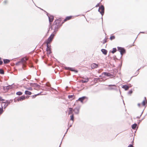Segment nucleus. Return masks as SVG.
<instances>
[{
  "label": "nucleus",
  "instance_id": "21",
  "mask_svg": "<svg viewBox=\"0 0 147 147\" xmlns=\"http://www.w3.org/2000/svg\"><path fill=\"white\" fill-rule=\"evenodd\" d=\"M32 92L28 90H25V94L26 95H30L32 94Z\"/></svg>",
  "mask_w": 147,
  "mask_h": 147
},
{
  "label": "nucleus",
  "instance_id": "32",
  "mask_svg": "<svg viewBox=\"0 0 147 147\" xmlns=\"http://www.w3.org/2000/svg\"><path fill=\"white\" fill-rule=\"evenodd\" d=\"M115 38V36L114 35H111L110 37V39L112 40L113 39H114Z\"/></svg>",
  "mask_w": 147,
  "mask_h": 147
},
{
  "label": "nucleus",
  "instance_id": "6",
  "mask_svg": "<svg viewBox=\"0 0 147 147\" xmlns=\"http://www.w3.org/2000/svg\"><path fill=\"white\" fill-rule=\"evenodd\" d=\"M80 106H79L78 107H76L73 110V111L76 115H78L79 114L80 110Z\"/></svg>",
  "mask_w": 147,
  "mask_h": 147
},
{
  "label": "nucleus",
  "instance_id": "51",
  "mask_svg": "<svg viewBox=\"0 0 147 147\" xmlns=\"http://www.w3.org/2000/svg\"><path fill=\"white\" fill-rule=\"evenodd\" d=\"M66 21H64V20H63V21L61 23L60 25V26H61Z\"/></svg>",
  "mask_w": 147,
  "mask_h": 147
},
{
  "label": "nucleus",
  "instance_id": "8",
  "mask_svg": "<svg viewBox=\"0 0 147 147\" xmlns=\"http://www.w3.org/2000/svg\"><path fill=\"white\" fill-rule=\"evenodd\" d=\"M66 70H69L71 71L74 72L76 73H77L78 71L76 69H75V68L72 67H65V68Z\"/></svg>",
  "mask_w": 147,
  "mask_h": 147
},
{
  "label": "nucleus",
  "instance_id": "46",
  "mask_svg": "<svg viewBox=\"0 0 147 147\" xmlns=\"http://www.w3.org/2000/svg\"><path fill=\"white\" fill-rule=\"evenodd\" d=\"M28 84H29L31 86V87H33L34 86V83H29Z\"/></svg>",
  "mask_w": 147,
  "mask_h": 147
},
{
  "label": "nucleus",
  "instance_id": "45",
  "mask_svg": "<svg viewBox=\"0 0 147 147\" xmlns=\"http://www.w3.org/2000/svg\"><path fill=\"white\" fill-rule=\"evenodd\" d=\"M8 3V1H4L3 2V4L4 5H6Z\"/></svg>",
  "mask_w": 147,
  "mask_h": 147
},
{
  "label": "nucleus",
  "instance_id": "47",
  "mask_svg": "<svg viewBox=\"0 0 147 147\" xmlns=\"http://www.w3.org/2000/svg\"><path fill=\"white\" fill-rule=\"evenodd\" d=\"M1 59H2V58L0 57V60H1ZM3 61L1 60H0V65H2L3 64Z\"/></svg>",
  "mask_w": 147,
  "mask_h": 147
},
{
  "label": "nucleus",
  "instance_id": "59",
  "mask_svg": "<svg viewBox=\"0 0 147 147\" xmlns=\"http://www.w3.org/2000/svg\"><path fill=\"white\" fill-rule=\"evenodd\" d=\"M8 105L7 104H5V106L4 107V108L5 109Z\"/></svg>",
  "mask_w": 147,
  "mask_h": 147
},
{
  "label": "nucleus",
  "instance_id": "58",
  "mask_svg": "<svg viewBox=\"0 0 147 147\" xmlns=\"http://www.w3.org/2000/svg\"><path fill=\"white\" fill-rule=\"evenodd\" d=\"M7 91H8L9 90V85L7 86Z\"/></svg>",
  "mask_w": 147,
  "mask_h": 147
},
{
  "label": "nucleus",
  "instance_id": "4",
  "mask_svg": "<svg viewBox=\"0 0 147 147\" xmlns=\"http://www.w3.org/2000/svg\"><path fill=\"white\" fill-rule=\"evenodd\" d=\"M88 99V97L85 96H83L82 97L79 98L78 99L76 100V101L77 102L78 101H80L81 103H82V104H83L84 103V101L85 99H87V100Z\"/></svg>",
  "mask_w": 147,
  "mask_h": 147
},
{
  "label": "nucleus",
  "instance_id": "34",
  "mask_svg": "<svg viewBox=\"0 0 147 147\" xmlns=\"http://www.w3.org/2000/svg\"><path fill=\"white\" fill-rule=\"evenodd\" d=\"M121 51V53H123V54H125V53H126V50L124 47H123V49Z\"/></svg>",
  "mask_w": 147,
  "mask_h": 147
},
{
  "label": "nucleus",
  "instance_id": "25",
  "mask_svg": "<svg viewBox=\"0 0 147 147\" xmlns=\"http://www.w3.org/2000/svg\"><path fill=\"white\" fill-rule=\"evenodd\" d=\"M11 102H10V101H9L8 100H5V102H2L1 104L2 105L3 103L7 104L8 105H9L10 103Z\"/></svg>",
  "mask_w": 147,
  "mask_h": 147
},
{
  "label": "nucleus",
  "instance_id": "44",
  "mask_svg": "<svg viewBox=\"0 0 147 147\" xmlns=\"http://www.w3.org/2000/svg\"><path fill=\"white\" fill-rule=\"evenodd\" d=\"M142 104L143 106H145L146 105L145 103V100H144L142 102Z\"/></svg>",
  "mask_w": 147,
  "mask_h": 147
},
{
  "label": "nucleus",
  "instance_id": "63",
  "mask_svg": "<svg viewBox=\"0 0 147 147\" xmlns=\"http://www.w3.org/2000/svg\"><path fill=\"white\" fill-rule=\"evenodd\" d=\"M140 33H146V34H147V32L146 33L144 32H140Z\"/></svg>",
  "mask_w": 147,
  "mask_h": 147
},
{
  "label": "nucleus",
  "instance_id": "9",
  "mask_svg": "<svg viewBox=\"0 0 147 147\" xmlns=\"http://www.w3.org/2000/svg\"><path fill=\"white\" fill-rule=\"evenodd\" d=\"M28 60V58H25L24 59H22L20 61L16 63V65H19L20 64H21V65L25 61H27Z\"/></svg>",
  "mask_w": 147,
  "mask_h": 147
},
{
  "label": "nucleus",
  "instance_id": "33",
  "mask_svg": "<svg viewBox=\"0 0 147 147\" xmlns=\"http://www.w3.org/2000/svg\"><path fill=\"white\" fill-rule=\"evenodd\" d=\"M55 25V27L54 28L55 29H57L58 30H59L60 28L61 27L60 26V25Z\"/></svg>",
  "mask_w": 147,
  "mask_h": 147
},
{
  "label": "nucleus",
  "instance_id": "35",
  "mask_svg": "<svg viewBox=\"0 0 147 147\" xmlns=\"http://www.w3.org/2000/svg\"><path fill=\"white\" fill-rule=\"evenodd\" d=\"M16 94L18 95H21L22 94V92L21 91H18L16 93Z\"/></svg>",
  "mask_w": 147,
  "mask_h": 147
},
{
  "label": "nucleus",
  "instance_id": "7",
  "mask_svg": "<svg viewBox=\"0 0 147 147\" xmlns=\"http://www.w3.org/2000/svg\"><path fill=\"white\" fill-rule=\"evenodd\" d=\"M62 20V19L61 18H59L58 19H56L54 22L53 25H60L61 24V22Z\"/></svg>",
  "mask_w": 147,
  "mask_h": 147
},
{
  "label": "nucleus",
  "instance_id": "14",
  "mask_svg": "<svg viewBox=\"0 0 147 147\" xmlns=\"http://www.w3.org/2000/svg\"><path fill=\"white\" fill-rule=\"evenodd\" d=\"M28 61V64L27 65H28L30 67H33V66L32 65V62L31 60H28L27 61Z\"/></svg>",
  "mask_w": 147,
  "mask_h": 147
},
{
  "label": "nucleus",
  "instance_id": "43",
  "mask_svg": "<svg viewBox=\"0 0 147 147\" xmlns=\"http://www.w3.org/2000/svg\"><path fill=\"white\" fill-rule=\"evenodd\" d=\"M107 42V39H106V37L103 40V44H104L106 42Z\"/></svg>",
  "mask_w": 147,
  "mask_h": 147
},
{
  "label": "nucleus",
  "instance_id": "39",
  "mask_svg": "<svg viewBox=\"0 0 147 147\" xmlns=\"http://www.w3.org/2000/svg\"><path fill=\"white\" fill-rule=\"evenodd\" d=\"M141 67L139 69L136 71V72L135 73V75L134 76H137L139 73V70L140 69Z\"/></svg>",
  "mask_w": 147,
  "mask_h": 147
},
{
  "label": "nucleus",
  "instance_id": "48",
  "mask_svg": "<svg viewBox=\"0 0 147 147\" xmlns=\"http://www.w3.org/2000/svg\"><path fill=\"white\" fill-rule=\"evenodd\" d=\"M12 85H13V84L11 85H9V89H12L13 88V86H12Z\"/></svg>",
  "mask_w": 147,
  "mask_h": 147
},
{
  "label": "nucleus",
  "instance_id": "54",
  "mask_svg": "<svg viewBox=\"0 0 147 147\" xmlns=\"http://www.w3.org/2000/svg\"><path fill=\"white\" fill-rule=\"evenodd\" d=\"M37 96V95L36 94H35L34 95H33L32 96V98H35L36 96Z\"/></svg>",
  "mask_w": 147,
  "mask_h": 147
},
{
  "label": "nucleus",
  "instance_id": "26",
  "mask_svg": "<svg viewBox=\"0 0 147 147\" xmlns=\"http://www.w3.org/2000/svg\"><path fill=\"white\" fill-rule=\"evenodd\" d=\"M117 50L118 51H119L120 53H121L122 50L123 49V47H117Z\"/></svg>",
  "mask_w": 147,
  "mask_h": 147
},
{
  "label": "nucleus",
  "instance_id": "15",
  "mask_svg": "<svg viewBox=\"0 0 147 147\" xmlns=\"http://www.w3.org/2000/svg\"><path fill=\"white\" fill-rule=\"evenodd\" d=\"M84 80H80V82L82 83H86L89 80L88 78H84Z\"/></svg>",
  "mask_w": 147,
  "mask_h": 147
},
{
  "label": "nucleus",
  "instance_id": "60",
  "mask_svg": "<svg viewBox=\"0 0 147 147\" xmlns=\"http://www.w3.org/2000/svg\"><path fill=\"white\" fill-rule=\"evenodd\" d=\"M8 105L7 104H5V106L4 107V108L5 109Z\"/></svg>",
  "mask_w": 147,
  "mask_h": 147
},
{
  "label": "nucleus",
  "instance_id": "24",
  "mask_svg": "<svg viewBox=\"0 0 147 147\" xmlns=\"http://www.w3.org/2000/svg\"><path fill=\"white\" fill-rule=\"evenodd\" d=\"M68 98L69 99H73L75 98V96L74 95H69L68 96Z\"/></svg>",
  "mask_w": 147,
  "mask_h": 147
},
{
  "label": "nucleus",
  "instance_id": "23",
  "mask_svg": "<svg viewBox=\"0 0 147 147\" xmlns=\"http://www.w3.org/2000/svg\"><path fill=\"white\" fill-rule=\"evenodd\" d=\"M46 51L51 50V46L49 45V44H46Z\"/></svg>",
  "mask_w": 147,
  "mask_h": 147
},
{
  "label": "nucleus",
  "instance_id": "11",
  "mask_svg": "<svg viewBox=\"0 0 147 147\" xmlns=\"http://www.w3.org/2000/svg\"><path fill=\"white\" fill-rule=\"evenodd\" d=\"M26 61H25L22 64V68L24 70L26 69V65L28 64V62H27Z\"/></svg>",
  "mask_w": 147,
  "mask_h": 147
},
{
  "label": "nucleus",
  "instance_id": "61",
  "mask_svg": "<svg viewBox=\"0 0 147 147\" xmlns=\"http://www.w3.org/2000/svg\"><path fill=\"white\" fill-rule=\"evenodd\" d=\"M5 100L4 99H3L2 98V99H1V101L2 102H4L3 101H5Z\"/></svg>",
  "mask_w": 147,
  "mask_h": 147
},
{
  "label": "nucleus",
  "instance_id": "41",
  "mask_svg": "<svg viewBox=\"0 0 147 147\" xmlns=\"http://www.w3.org/2000/svg\"><path fill=\"white\" fill-rule=\"evenodd\" d=\"M47 51V54L48 55H50L52 53L51 50L46 51Z\"/></svg>",
  "mask_w": 147,
  "mask_h": 147
},
{
  "label": "nucleus",
  "instance_id": "27",
  "mask_svg": "<svg viewBox=\"0 0 147 147\" xmlns=\"http://www.w3.org/2000/svg\"><path fill=\"white\" fill-rule=\"evenodd\" d=\"M70 120L72 121L73 123L74 122V116L73 114L70 116Z\"/></svg>",
  "mask_w": 147,
  "mask_h": 147
},
{
  "label": "nucleus",
  "instance_id": "50",
  "mask_svg": "<svg viewBox=\"0 0 147 147\" xmlns=\"http://www.w3.org/2000/svg\"><path fill=\"white\" fill-rule=\"evenodd\" d=\"M127 86H128V88L129 89V88H130L131 87H132V85L131 84H128V85H127Z\"/></svg>",
  "mask_w": 147,
  "mask_h": 147
},
{
  "label": "nucleus",
  "instance_id": "2",
  "mask_svg": "<svg viewBox=\"0 0 147 147\" xmlns=\"http://www.w3.org/2000/svg\"><path fill=\"white\" fill-rule=\"evenodd\" d=\"M54 36L55 34L52 33L45 42L46 44H49L52 41Z\"/></svg>",
  "mask_w": 147,
  "mask_h": 147
},
{
  "label": "nucleus",
  "instance_id": "20",
  "mask_svg": "<svg viewBox=\"0 0 147 147\" xmlns=\"http://www.w3.org/2000/svg\"><path fill=\"white\" fill-rule=\"evenodd\" d=\"M73 16H67L64 19V21H67L71 19Z\"/></svg>",
  "mask_w": 147,
  "mask_h": 147
},
{
  "label": "nucleus",
  "instance_id": "3",
  "mask_svg": "<svg viewBox=\"0 0 147 147\" xmlns=\"http://www.w3.org/2000/svg\"><path fill=\"white\" fill-rule=\"evenodd\" d=\"M109 87L108 88V89L109 90H117V89L116 88V86L115 84H109L108 85Z\"/></svg>",
  "mask_w": 147,
  "mask_h": 147
},
{
  "label": "nucleus",
  "instance_id": "28",
  "mask_svg": "<svg viewBox=\"0 0 147 147\" xmlns=\"http://www.w3.org/2000/svg\"><path fill=\"white\" fill-rule=\"evenodd\" d=\"M1 107H0V115L2 114L4 111V110L3 109V107L2 106V105H1Z\"/></svg>",
  "mask_w": 147,
  "mask_h": 147
},
{
  "label": "nucleus",
  "instance_id": "30",
  "mask_svg": "<svg viewBox=\"0 0 147 147\" xmlns=\"http://www.w3.org/2000/svg\"><path fill=\"white\" fill-rule=\"evenodd\" d=\"M40 87V86L39 85L37 84V83H34V85L33 87L39 88Z\"/></svg>",
  "mask_w": 147,
  "mask_h": 147
},
{
  "label": "nucleus",
  "instance_id": "42",
  "mask_svg": "<svg viewBox=\"0 0 147 147\" xmlns=\"http://www.w3.org/2000/svg\"><path fill=\"white\" fill-rule=\"evenodd\" d=\"M145 116H144V117L142 118V119H141V120H139V122L138 123V125H139L140 123L141 122V121L145 118Z\"/></svg>",
  "mask_w": 147,
  "mask_h": 147
},
{
  "label": "nucleus",
  "instance_id": "19",
  "mask_svg": "<svg viewBox=\"0 0 147 147\" xmlns=\"http://www.w3.org/2000/svg\"><path fill=\"white\" fill-rule=\"evenodd\" d=\"M69 111H68V114L69 115H70L71 114H73L72 113H73V108H72L70 107V108H69Z\"/></svg>",
  "mask_w": 147,
  "mask_h": 147
},
{
  "label": "nucleus",
  "instance_id": "40",
  "mask_svg": "<svg viewBox=\"0 0 147 147\" xmlns=\"http://www.w3.org/2000/svg\"><path fill=\"white\" fill-rule=\"evenodd\" d=\"M98 78H94L93 79V80L95 83H97L98 82Z\"/></svg>",
  "mask_w": 147,
  "mask_h": 147
},
{
  "label": "nucleus",
  "instance_id": "17",
  "mask_svg": "<svg viewBox=\"0 0 147 147\" xmlns=\"http://www.w3.org/2000/svg\"><path fill=\"white\" fill-rule=\"evenodd\" d=\"M10 62V60L7 59H3V62L4 64H6L9 63Z\"/></svg>",
  "mask_w": 147,
  "mask_h": 147
},
{
  "label": "nucleus",
  "instance_id": "52",
  "mask_svg": "<svg viewBox=\"0 0 147 147\" xmlns=\"http://www.w3.org/2000/svg\"><path fill=\"white\" fill-rule=\"evenodd\" d=\"M28 90H32V88L31 87H28Z\"/></svg>",
  "mask_w": 147,
  "mask_h": 147
},
{
  "label": "nucleus",
  "instance_id": "56",
  "mask_svg": "<svg viewBox=\"0 0 147 147\" xmlns=\"http://www.w3.org/2000/svg\"><path fill=\"white\" fill-rule=\"evenodd\" d=\"M141 115H140V116H137L136 117V118H137V119H140V117H141Z\"/></svg>",
  "mask_w": 147,
  "mask_h": 147
},
{
  "label": "nucleus",
  "instance_id": "29",
  "mask_svg": "<svg viewBox=\"0 0 147 147\" xmlns=\"http://www.w3.org/2000/svg\"><path fill=\"white\" fill-rule=\"evenodd\" d=\"M137 124L135 123L131 125V128L133 129H135Z\"/></svg>",
  "mask_w": 147,
  "mask_h": 147
},
{
  "label": "nucleus",
  "instance_id": "31",
  "mask_svg": "<svg viewBox=\"0 0 147 147\" xmlns=\"http://www.w3.org/2000/svg\"><path fill=\"white\" fill-rule=\"evenodd\" d=\"M53 25H54L53 24L52 25L51 24H49V29L48 30V32H47V33H49V31L50 29V28L51 29V30L53 29V28L52 27V26H53Z\"/></svg>",
  "mask_w": 147,
  "mask_h": 147
},
{
  "label": "nucleus",
  "instance_id": "37",
  "mask_svg": "<svg viewBox=\"0 0 147 147\" xmlns=\"http://www.w3.org/2000/svg\"><path fill=\"white\" fill-rule=\"evenodd\" d=\"M0 73L3 75L4 74V72L2 69H0Z\"/></svg>",
  "mask_w": 147,
  "mask_h": 147
},
{
  "label": "nucleus",
  "instance_id": "22",
  "mask_svg": "<svg viewBox=\"0 0 147 147\" xmlns=\"http://www.w3.org/2000/svg\"><path fill=\"white\" fill-rule=\"evenodd\" d=\"M117 50L116 48H114L113 49L112 51H110L109 53H112L113 54H114L117 51Z\"/></svg>",
  "mask_w": 147,
  "mask_h": 147
},
{
  "label": "nucleus",
  "instance_id": "5",
  "mask_svg": "<svg viewBox=\"0 0 147 147\" xmlns=\"http://www.w3.org/2000/svg\"><path fill=\"white\" fill-rule=\"evenodd\" d=\"M102 75H104L105 76H106L107 77H113L115 76V74H111L109 73H108L106 72H103L102 74Z\"/></svg>",
  "mask_w": 147,
  "mask_h": 147
},
{
  "label": "nucleus",
  "instance_id": "18",
  "mask_svg": "<svg viewBox=\"0 0 147 147\" xmlns=\"http://www.w3.org/2000/svg\"><path fill=\"white\" fill-rule=\"evenodd\" d=\"M101 51L104 55H106L107 54V50L105 49H101Z\"/></svg>",
  "mask_w": 147,
  "mask_h": 147
},
{
  "label": "nucleus",
  "instance_id": "57",
  "mask_svg": "<svg viewBox=\"0 0 147 147\" xmlns=\"http://www.w3.org/2000/svg\"><path fill=\"white\" fill-rule=\"evenodd\" d=\"M46 13V14H47V16H48V17L49 18V16L50 15H50L49 13H47H47Z\"/></svg>",
  "mask_w": 147,
  "mask_h": 147
},
{
  "label": "nucleus",
  "instance_id": "1",
  "mask_svg": "<svg viewBox=\"0 0 147 147\" xmlns=\"http://www.w3.org/2000/svg\"><path fill=\"white\" fill-rule=\"evenodd\" d=\"M98 11L100 12L102 16L101 19H102V16L104 14L105 12V7L104 6L101 5L99 7L98 10Z\"/></svg>",
  "mask_w": 147,
  "mask_h": 147
},
{
  "label": "nucleus",
  "instance_id": "12",
  "mask_svg": "<svg viewBox=\"0 0 147 147\" xmlns=\"http://www.w3.org/2000/svg\"><path fill=\"white\" fill-rule=\"evenodd\" d=\"M25 99V96L24 95L21 96L20 97L18 98L17 100L18 101H22Z\"/></svg>",
  "mask_w": 147,
  "mask_h": 147
},
{
  "label": "nucleus",
  "instance_id": "55",
  "mask_svg": "<svg viewBox=\"0 0 147 147\" xmlns=\"http://www.w3.org/2000/svg\"><path fill=\"white\" fill-rule=\"evenodd\" d=\"M120 55H121V57H120V59H121V58H122V56L123 55V54H123V53H120Z\"/></svg>",
  "mask_w": 147,
  "mask_h": 147
},
{
  "label": "nucleus",
  "instance_id": "36",
  "mask_svg": "<svg viewBox=\"0 0 147 147\" xmlns=\"http://www.w3.org/2000/svg\"><path fill=\"white\" fill-rule=\"evenodd\" d=\"M133 90L132 89L130 90L128 92V94L131 95L133 93Z\"/></svg>",
  "mask_w": 147,
  "mask_h": 147
},
{
  "label": "nucleus",
  "instance_id": "16",
  "mask_svg": "<svg viewBox=\"0 0 147 147\" xmlns=\"http://www.w3.org/2000/svg\"><path fill=\"white\" fill-rule=\"evenodd\" d=\"M122 88L124 89L125 91H127L129 89L128 86H127V84L123 85L122 86Z\"/></svg>",
  "mask_w": 147,
  "mask_h": 147
},
{
  "label": "nucleus",
  "instance_id": "62",
  "mask_svg": "<svg viewBox=\"0 0 147 147\" xmlns=\"http://www.w3.org/2000/svg\"><path fill=\"white\" fill-rule=\"evenodd\" d=\"M99 3H98L95 6V7H97L99 6Z\"/></svg>",
  "mask_w": 147,
  "mask_h": 147
},
{
  "label": "nucleus",
  "instance_id": "38",
  "mask_svg": "<svg viewBox=\"0 0 147 147\" xmlns=\"http://www.w3.org/2000/svg\"><path fill=\"white\" fill-rule=\"evenodd\" d=\"M58 30H59L56 29H55L54 28V31L53 33V34H55V36L57 33V32L58 31Z\"/></svg>",
  "mask_w": 147,
  "mask_h": 147
},
{
  "label": "nucleus",
  "instance_id": "13",
  "mask_svg": "<svg viewBox=\"0 0 147 147\" xmlns=\"http://www.w3.org/2000/svg\"><path fill=\"white\" fill-rule=\"evenodd\" d=\"M91 67L92 69H93L98 67V65L96 63H94L91 64Z\"/></svg>",
  "mask_w": 147,
  "mask_h": 147
},
{
  "label": "nucleus",
  "instance_id": "53",
  "mask_svg": "<svg viewBox=\"0 0 147 147\" xmlns=\"http://www.w3.org/2000/svg\"><path fill=\"white\" fill-rule=\"evenodd\" d=\"M127 147H134L132 144H130Z\"/></svg>",
  "mask_w": 147,
  "mask_h": 147
},
{
  "label": "nucleus",
  "instance_id": "49",
  "mask_svg": "<svg viewBox=\"0 0 147 147\" xmlns=\"http://www.w3.org/2000/svg\"><path fill=\"white\" fill-rule=\"evenodd\" d=\"M7 86H3V88L4 90L5 91H7Z\"/></svg>",
  "mask_w": 147,
  "mask_h": 147
},
{
  "label": "nucleus",
  "instance_id": "64",
  "mask_svg": "<svg viewBox=\"0 0 147 147\" xmlns=\"http://www.w3.org/2000/svg\"><path fill=\"white\" fill-rule=\"evenodd\" d=\"M141 104L140 103H138V106L139 107H140L141 106Z\"/></svg>",
  "mask_w": 147,
  "mask_h": 147
},
{
  "label": "nucleus",
  "instance_id": "10",
  "mask_svg": "<svg viewBox=\"0 0 147 147\" xmlns=\"http://www.w3.org/2000/svg\"><path fill=\"white\" fill-rule=\"evenodd\" d=\"M49 24H51L54 19V17L53 16L50 15L49 16Z\"/></svg>",
  "mask_w": 147,
  "mask_h": 147
}]
</instances>
